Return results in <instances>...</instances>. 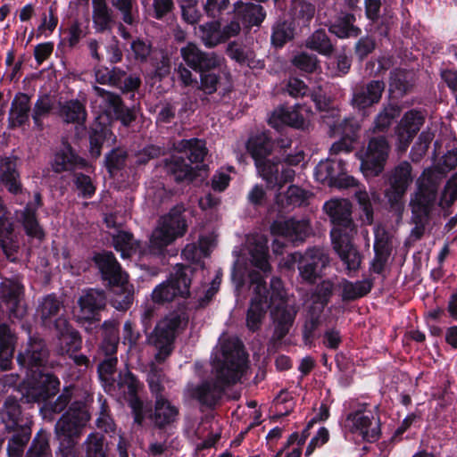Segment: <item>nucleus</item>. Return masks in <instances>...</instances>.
<instances>
[{"label":"nucleus","instance_id":"obj_64","mask_svg":"<svg viewBox=\"0 0 457 457\" xmlns=\"http://www.w3.org/2000/svg\"><path fill=\"white\" fill-rule=\"evenodd\" d=\"M75 184L78 190H79L85 197H90L96 191L91 179L87 175L76 174Z\"/></svg>","mask_w":457,"mask_h":457},{"label":"nucleus","instance_id":"obj_58","mask_svg":"<svg viewBox=\"0 0 457 457\" xmlns=\"http://www.w3.org/2000/svg\"><path fill=\"white\" fill-rule=\"evenodd\" d=\"M112 4L122 13L124 22L128 24L134 23L135 0H112Z\"/></svg>","mask_w":457,"mask_h":457},{"label":"nucleus","instance_id":"obj_40","mask_svg":"<svg viewBox=\"0 0 457 457\" xmlns=\"http://www.w3.org/2000/svg\"><path fill=\"white\" fill-rule=\"evenodd\" d=\"M208 240L210 244L212 243L211 237H201L199 238L198 245L195 244H188L186 245L182 252L184 258L191 262L198 264L203 267L201 261L208 255V247L204 246V243Z\"/></svg>","mask_w":457,"mask_h":457},{"label":"nucleus","instance_id":"obj_57","mask_svg":"<svg viewBox=\"0 0 457 457\" xmlns=\"http://www.w3.org/2000/svg\"><path fill=\"white\" fill-rule=\"evenodd\" d=\"M28 457H50L48 441L44 436H37L32 443Z\"/></svg>","mask_w":457,"mask_h":457},{"label":"nucleus","instance_id":"obj_9","mask_svg":"<svg viewBox=\"0 0 457 457\" xmlns=\"http://www.w3.org/2000/svg\"><path fill=\"white\" fill-rule=\"evenodd\" d=\"M344 428L354 437L374 442L379 438L380 420L376 411L367 405L351 411L345 420Z\"/></svg>","mask_w":457,"mask_h":457},{"label":"nucleus","instance_id":"obj_31","mask_svg":"<svg viewBox=\"0 0 457 457\" xmlns=\"http://www.w3.org/2000/svg\"><path fill=\"white\" fill-rule=\"evenodd\" d=\"M179 153L189 154L191 162H202L207 154L205 143L197 138L182 139L174 145Z\"/></svg>","mask_w":457,"mask_h":457},{"label":"nucleus","instance_id":"obj_36","mask_svg":"<svg viewBox=\"0 0 457 457\" xmlns=\"http://www.w3.org/2000/svg\"><path fill=\"white\" fill-rule=\"evenodd\" d=\"M195 34L207 47H214L223 42L220 23L217 21L200 25L195 29Z\"/></svg>","mask_w":457,"mask_h":457},{"label":"nucleus","instance_id":"obj_42","mask_svg":"<svg viewBox=\"0 0 457 457\" xmlns=\"http://www.w3.org/2000/svg\"><path fill=\"white\" fill-rule=\"evenodd\" d=\"M309 193L296 186H290L285 194L277 195V202L282 207L297 206L305 203Z\"/></svg>","mask_w":457,"mask_h":457},{"label":"nucleus","instance_id":"obj_5","mask_svg":"<svg viewBox=\"0 0 457 457\" xmlns=\"http://www.w3.org/2000/svg\"><path fill=\"white\" fill-rule=\"evenodd\" d=\"M37 312L45 326L54 327L59 337L61 353H69L79 348L80 345L79 334L69 326L68 320L63 316L64 306L57 296L48 295L43 297Z\"/></svg>","mask_w":457,"mask_h":457},{"label":"nucleus","instance_id":"obj_46","mask_svg":"<svg viewBox=\"0 0 457 457\" xmlns=\"http://www.w3.org/2000/svg\"><path fill=\"white\" fill-rule=\"evenodd\" d=\"M345 299H356L368 294L371 289V282L368 279L355 283L344 280L341 285Z\"/></svg>","mask_w":457,"mask_h":457},{"label":"nucleus","instance_id":"obj_35","mask_svg":"<svg viewBox=\"0 0 457 457\" xmlns=\"http://www.w3.org/2000/svg\"><path fill=\"white\" fill-rule=\"evenodd\" d=\"M29 98L25 94H18L12 103L10 120L13 126H20L29 119Z\"/></svg>","mask_w":457,"mask_h":457},{"label":"nucleus","instance_id":"obj_39","mask_svg":"<svg viewBox=\"0 0 457 457\" xmlns=\"http://www.w3.org/2000/svg\"><path fill=\"white\" fill-rule=\"evenodd\" d=\"M92 4L95 27L99 31L107 29L112 22V12L105 0H92Z\"/></svg>","mask_w":457,"mask_h":457},{"label":"nucleus","instance_id":"obj_6","mask_svg":"<svg viewBox=\"0 0 457 457\" xmlns=\"http://www.w3.org/2000/svg\"><path fill=\"white\" fill-rule=\"evenodd\" d=\"M443 173L428 170L419 178L418 190L411 200L412 220L415 227L411 237L419 239L424 233L425 223L436 198L437 188L442 182Z\"/></svg>","mask_w":457,"mask_h":457},{"label":"nucleus","instance_id":"obj_33","mask_svg":"<svg viewBox=\"0 0 457 457\" xmlns=\"http://www.w3.org/2000/svg\"><path fill=\"white\" fill-rule=\"evenodd\" d=\"M355 18L353 14L343 13L329 27V31L340 38L357 37L361 30L353 25Z\"/></svg>","mask_w":457,"mask_h":457},{"label":"nucleus","instance_id":"obj_55","mask_svg":"<svg viewBox=\"0 0 457 457\" xmlns=\"http://www.w3.org/2000/svg\"><path fill=\"white\" fill-rule=\"evenodd\" d=\"M58 23V17L51 6L47 12L43 13L41 23L37 28V32L46 37L50 36L55 29Z\"/></svg>","mask_w":457,"mask_h":457},{"label":"nucleus","instance_id":"obj_34","mask_svg":"<svg viewBox=\"0 0 457 457\" xmlns=\"http://www.w3.org/2000/svg\"><path fill=\"white\" fill-rule=\"evenodd\" d=\"M14 335L5 324L0 325V366L7 369L14 351Z\"/></svg>","mask_w":457,"mask_h":457},{"label":"nucleus","instance_id":"obj_18","mask_svg":"<svg viewBox=\"0 0 457 457\" xmlns=\"http://www.w3.org/2000/svg\"><path fill=\"white\" fill-rule=\"evenodd\" d=\"M323 119L334 136H341L343 137L342 140L332 145L330 152L336 154L342 152L349 153L352 149L354 136L360 128L358 122L353 119H349L336 124L331 122L330 118L328 116H323Z\"/></svg>","mask_w":457,"mask_h":457},{"label":"nucleus","instance_id":"obj_37","mask_svg":"<svg viewBox=\"0 0 457 457\" xmlns=\"http://www.w3.org/2000/svg\"><path fill=\"white\" fill-rule=\"evenodd\" d=\"M3 173L1 181L12 194L21 193V186L19 181V175L16 171L15 160L6 158L3 161L2 164Z\"/></svg>","mask_w":457,"mask_h":457},{"label":"nucleus","instance_id":"obj_50","mask_svg":"<svg viewBox=\"0 0 457 457\" xmlns=\"http://www.w3.org/2000/svg\"><path fill=\"white\" fill-rule=\"evenodd\" d=\"M309 48L323 54H328L332 51V45L326 33L322 30L315 31L306 42Z\"/></svg>","mask_w":457,"mask_h":457},{"label":"nucleus","instance_id":"obj_32","mask_svg":"<svg viewBox=\"0 0 457 457\" xmlns=\"http://www.w3.org/2000/svg\"><path fill=\"white\" fill-rule=\"evenodd\" d=\"M113 245L122 258H128L133 254H146V250L141 251L139 244L134 240L133 236L125 231H119L113 237Z\"/></svg>","mask_w":457,"mask_h":457},{"label":"nucleus","instance_id":"obj_16","mask_svg":"<svg viewBox=\"0 0 457 457\" xmlns=\"http://www.w3.org/2000/svg\"><path fill=\"white\" fill-rule=\"evenodd\" d=\"M334 227L330 234L338 229L340 236L355 235L356 228L351 219V204L345 199H332L324 204Z\"/></svg>","mask_w":457,"mask_h":457},{"label":"nucleus","instance_id":"obj_20","mask_svg":"<svg viewBox=\"0 0 457 457\" xmlns=\"http://www.w3.org/2000/svg\"><path fill=\"white\" fill-rule=\"evenodd\" d=\"M353 236H340L338 229L331 233L333 247L349 271L356 270L361 262L358 250L351 242Z\"/></svg>","mask_w":457,"mask_h":457},{"label":"nucleus","instance_id":"obj_41","mask_svg":"<svg viewBox=\"0 0 457 457\" xmlns=\"http://www.w3.org/2000/svg\"><path fill=\"white\" fill-rule=\"evenodd\" d=\"M95 79L96 83L119 87L125 72L119 68L109 69L104 66L95 68Z\"/></svg>","mask_w":457,"mask_h":457},{"label":"nucleus","instance_id":"obj_22","mask_svg":"<svg viewBox=\"0 0 457 457\" xmlns=\"http://www.w3.org/2000/svg\"><path fill=\"white\" fill-rule=\"evenodd\" d=\"M149 386L153 393L157 394L154 404V421L158 427L174 422L179 415V408L163 395H159L160 385L153 378L149 379Z\"/></svg>","mask_w":457,"mask_h":457},{"label":"nucleus","instance_id":"obj_19","mask_svg":"<svg viewBox=\"0 0 457 457\" xmlns=\"http://www.w3.org/2000/svg\"><path fill=\"white\" fill-rule=\"evenodd\" d=\"M412 180L413 176L409 162H403L395 167L389 179L390 187L386 192L388 201L392 204H398L405 195Z\"/></svg>","mask_w":457,"mask_h":457},{"label":"nucleus","instance_id":"obj_61","mask_svg":"<svg viewBox=\"0 0 457 457\" xmlns=\"http://www.w3.org/2000/svg\"><path fill=\"white\" fill-rule=\"evenodd\" d=\"M312 422H313V420H312L309 423L308 428L303 432L302 436H299L298 434L294 433L289 436V438L287 440V446L293 445L295 443H296V446L294 447L290 452H288L287 453L286 457H301L302 445L305 443V440L308 436L307 431H308L309 428L312 426Z\"/></svg>","mask_w":457,"mask_h":457},{"label":"nucleus","instance_id":"obj_14","mask_svg":"<svg viewBox=\"0 0 457 457\" xmlns=\"http://www.w3.org/2000/svg\"><path fill=\"white\" fill-rule=\"evenodd\" d=\"M105 296L102 291L90 289L83 292L73 306L74 319L79 322L98 320L99 311L104 308Z\"/></svg>","mask_w":457,"mask_h":457},{"label":"nucleus","instance_id":"obj_51","mask_svg":"<svg viewBox=\"0 0 457 457\" xmlns=\"http://www.w3.org/2000/svg\"><path fill=\"white\" fill-rule=\"evenodd\" d=\"M295 34V26L292 23L284 21L275 26L272 33V43L276 46H282L287 40L291 39Z\"/></svg>","mask_w":457,"mask_h":457},{"label":"nucleus","instance_id":"obj_17","mask_svg":"<svg viewBox=\"0 0 457 457\" xmlns=\"http://www.w3.org/2000/svg\"><path fill=\"white\" fill-rule=\"evenodd\" d=\"M310 110L305 105L281 107L275 110L269 118V123L278 129L283 125L303 129L307 125Z\"/></svg>","mask_w":457,"mask_h":457},{"label":"nucleus","instance_id":"obj_27","mask_svg":"<svg viewBox=\"0 0 457 457\" xmlns=\"http://www.w3.org/2000/svg\"><path fill=\"white\" fill-rule=\"evenodd\" d=\"M118 386L124 395L131 397L129 404L135 415V421L141 423L144 418L142 414L143 403L136 397V393L139 386L138 381L130 372L127 371L120 376Z\"/></svg>","mask_w":457,"mask_h":457},{"label":"nucleus","instance_id":"obj_63","mask_svg":"<svg viewBox=\"0 0 457 457\" xmlns=\"http://www.w3.org/2000/svg\"><path fill=\"white\" fill-rule=\"evenodd\" d=\"M203 58L201 59V64L197 71L202 73L204 72L205 70H211L220 67L224 62V58L216 54L215 53L211 54H203Z\"/></svg>","mask_w":457,"mask_h":457},{"label":"nucleus","instance_id":"obj_60","mask_svg":"<svg viewBox=\"0 0 457 457\" xmlns=\"http://www.w3.org/2000/svg\"><path fill=\"white\" fill-rule=\"evenodd\" d=\"M29 434L13 436L8 443L9 457H21L23 452V446L28 443Z\"/></svg>","mask_w":457,"mask_h":457},{"label":"nucleus","instance_id":"obj_52","mask_svg":"<svg viewBox=\"0 0 457 457\" xmlns=\"http://www.w3.org/2000/svg\"><path fill=\"white\" fill-rule=\"evenodd\" d=\"M202 52L195 44L188 43L186 46L180 49V54L185 62L192 69L197 71L201 64V59L203 58Z\"/></svg>","mask_w":457,"mask_h":457},{"label":"nucleus","instance_id":"obj_13","mask_svg":"<svg viewBox=\"0 0 457 457\" xmlns=\"http://www.w3.org/2000/svg\"><path fill=\"white\" fill-rule=\"evenodd\" d=\"M317 180L338 188L354 187L356 180L345 174V164L341 160H326L318 163L314 172Z\"/></svg>","mask_w":457,"mask_h":457},{"label":"nucleus","instance_id":"obj_8","mask_svg":"<svg viewBox=\"0 0 457 457\" xmlns=\"http://www.w3.org/2000/svg\"><path fill=\"white\" fill-rule=\"evenodd\" d=\"M187 223L179 211L172 210L161 217L153 230L146 253L160 255L178 237L184 236Z\"/></svg>","mask_w":457,"mask_h":457},{"label":"nucleus","instance_id":"obj_12","mask_svg":"<svg viewBox=\"0 0 457 457\" xmlns=\"http://www.w3.org/2000/svg\"><path fill=\"white\" fill-rule=\"evenodd\" d=\"M180 325V316L172 313L160 320L149 337V342L157 350L156 359L159 361H163L171 353L173 340Z\"/></svg>","mask_w":457,"mask_h":457},{"label":"nucleus","instance_id":"obj_23","mask_svg":"<svg viewBox=\"0 0 457 457\" xmlns=\"http://www.w3.org/2000/svg\"><path fill=\"white\" fill-rule=\"evenodd\" d=\"M274 236H279L290 242L303 241L310 233L309 223L305 220H276L270 227Z\"/></svg>","mask_w":457,"mask_h":457},{"label":"nucleus","instance_id":"obj_10","mask_svg":"<svg viewBox=\"0 0 457 457\" xmlns=\"http://www.w3.org/2000/svg\"><path fill=\"white\" fill-rule=\"evenodd\" d=\"M295 263H297L301 279L313 284L318 278L321 277L323 270L328 265L329 257L321 248H311L303 254L299 253L289 254L287 266L291 268Z\"/></svg>","mask_w":457,"mask_h":457},{"label":"nucleus","instance_id":"obj_28","mask_svg":"<svg viewBox=\"0 0 457 457\" xmlns=\"http://www.w3.org/2000/svg\"><path fill=\"white\" fill-rule=\"evenodd\" d=\"M93 89L96 94V98L93 102L94 108L98 106L99 112L112 118V114L117 113L120 109L121 101L119 96L97 86H94Z\"/></svg>","mask_w":457,"mask_h":457},{"label":"nucleus","instance_id":"obj_25","mask_svg":"<svg viewBox=\"0 0 457 457\" xmlns=\"http://www.w3.org/2000/svg\"><path fill=\"white\" fill-rule=\"evenodd\" d=\"M22 294L23 287L18 282L5 281L1 285V297L6 303L11 314L17 319H21L26 314Z\"/></svg>","mask_w":457,"mask_h":457},{"label":"nucleus","instance_id":"obj_15","mask_svg":"<svg viewBox=\"0 0 457 457\" xmlns=\"http://www.w3.org/2000/svg\"><path fill=\"white\" fill-rule=\"evenodd\" d=\"M389 145L384 137L372 138L361 158V170L368 176H377L384 169Z\"/></svg>","mask_w":457,"mask_h":457},{"label":"nucleus","instance_id":"obj_54","mask_svg":"<svg viewBox=\"0 0 457 457\" xmlns=\"http://www.w3.org/2000/svg\"><path fill=\"white\" fill-rule=\"evenodd\" d=\"M457 199V172L446 183L439 201L443 208L450 206Z\"/></svg>","mask_w":457,"mask_h":457},{"label":"nucleus","instance_id":"obj_2","mask_svg":"<svg viewBox=\"0 0 457 457\" xmlns=\"http://www.w3.org/2000/svg\"><path fill=\"white\" fill-rule=\"evenodd\" d=\"M246 369V355L237 339H228L215 349L211 379L199 385L189 384L187 393L203 404L212 406L220 398L225 387L237 382Z\"/></svg>","mask_w":457,"mask_h":457},{"label":"nucleus","instance_id":"obj_48","mask_svg":"<svg viewBox=\"0 0 457 457\" xmlns=\"http://www.w3.org/2000/svg\"><path fill=\"white\" fill-rule=\"evenodd\" d=\"M334 289V283L330 279L323 280L316 288L314 295L313 311L317 310L321 312L325 305L328 303Z\"/></svg>","mask_w":457,"mask_h":457},{"label":"nucleus","instance_id":"obj_62","mask_svg":"<svg viewBox=\"0 0 457 457\" xmlns=\"http://www.w3.org/2000/svg\"><path fill=\"white\" fill-rule=\"evenodd\" d=\"M294 64L306 72H312L317 68V59L314 55L299 54L294 58Z\"/></svg>","mask_w":457,"mask_h":457},{"label":"nucleus","instance_id":"obj_24","mask_svg":"<svg viewBox=\"0 0 457 457\" xmlns=\"http://www.w3.org/2000/svg\"><path fill=\"white\" fill-rule=\"evenodd\" d=\"M423 117L418 111H410L404 114L396 127L395 134L398 139V148L405 151L409 144L420 130Z\"/></svg>","mask_w":457,"mask_h":457},{"label":"nucleus","instance_id":"obj_3","mask_svg":"<svg viewBox=\"0 0 457 457\" xmlns=\"http://www.w3.org/2000/svg\"><path fill=\"white\" fill-rule=\"evenodd\" d=\"M47 357V351L41 339L30 338L28 348L18 355L21 365L31 371V378L23 385V397L27 402L40 403L55 395L58 392L59 380L53 375L43 373L39 367Z\"/></svg>","mask_w":457,"mask_h":457},{"label":"nucleus","instance_id":"obj_26","mask_svg":"<svg viewBox=\"0 0 457 457\" xmlns=\"http://www.w3.org/2000/svg\"><path fill=\"white\" fill-rule=\"evenodd\" d=\"M385 85L378 80L370 81L358 89L353 96V105L360 110L378 103L384 91Z\"/></svg>","mask_w":457,"mask_h":457},{"label":"nucleus","instance_id":"obj_43","mask_svg":"<svg viewBox=\"0 0 457 457\" xmlns=\"http://www.w3.org/2000/svg\"><path fill=\"white\" fill-rule=\"evenodd\" d=\"M60 113L67 122L80 123L86 120L87 116L85 106L78 100H71L63 104Z\"/></svg>","mask_w":457,"mask_h":457},{"label":"nucleus","instance_id":"obj_47","mask_svg":"<svg viewBox=\"0 0 457 457\" xmlns=\"http://www.w3.org/2000/svg\"><path fill=\"white\" fill-rule=\"evenodd\" d=\"M102 327L106 334L103 342V350L107 355H112L116 352L118 345V323L114 320H106Z\"/></svg>","mask_w":457,"mask_h":457},{"label":"nucleus","instance_id":"obj_56","mask_svg":"<svg viewBox=\"0 0 457 457\" xmlns=\"http://www.w3.org/2000/svg\"><path fill=\"white\" fill-rule=\"evenodd\" d=\"M86 457H105L103 438L98 434H90L86 441Z\"/></svg>","mask_w":457,"mask_h":457},{"label":"nucleus","instance_id":"obj_30","mask_svg":"<svg viewBox=\"0 0 457 457\" xmlns=\"http://www.w3.org/2000/svg\"><path fill=\"white\" fill-rule=\"evenodd\" d=\"M235 14L246 27L258 26L265 18V12L259 4L238 2L235 4Z\"/></svg>","mask_w":457,"mask_h":457},{"label":"nucleus","instance_id":"obj_4","mask_svg":"<svg viewBox=\"0 0 457 457\" xmlns=\"http://www.w3.org/2000/svg\"><path fill=\"white\" fill-rule=\"evenodd\" d=\"M247 149L255 161L259 175L266 181L268 187L280 188L283 183L294 178L295 171L292 169L284 168L278 160L269 158L272 142L265 133L252 137L248 140Z\"/></svg>","mask_w":457,"mask_h":457},{"label":"nucleus","instance_id":"obj_38","mask_svg":"<svg viewBox=\"0 0 457 457\" xmlns=\"http://www.w3.org/2000/svg\"><path fill=\"white\" fill-rule=\"evenodd\" d=\"M166 169L176 181H191L194 178L193 169L179 156L174 155L166 162Z\"/></svg>","mask_w":457,"mask_h":457},{"label":"nucleus","instance_id":"obj_11","mask_svg":"<svg viewBox=\"0 0 457 457\" xmlns=\"http://www.w3.org/2000/svg\"><path fill=\"white\" fill-rule=\"evenodd\" d=\"M192 276L193 269L190 266L177 265L167 281L153 291V300L162 303L170 302L179 295L187 296Z\"/></svg>","mask_w":457,"mask_h":457},{"label":"nucleus","instance_id":"obj_21","mask_svg":"<svg viewBox=\"0 0 457 457\" xmlns=\"http://www.w3.org/2000/svg\"><path fill=\"white\" fill-rule=\"evenodd\" d=\"M89 420L88 413L83 409L70 410L56 424L57 435L62 438L72 440L79 435L81 428Z\"/></svg>","mask_w":457,"mask_h":457},{"label":"nucleus","instance_id":"obj_1","mask_svg":"<svg viewBox=\"0 0 457 457\" xmlns=\"http://www.w3.org/2000/svg\"><path fill=\"white\" fill-rule=\"evenodd\" d=\"M248 252L252 265L258 270L249 271L252 297L246 313V327L251 331L260 328L268 308L274 325L273 337L282 339L289 331L295 316V309L288 303L282 281L278 278L270 280V292L267 290L265 277L270 270L268 262V241L263 236L248 237Z\"/></svg>","mask_w":457,"mask_h":457},{"label":"nucleus","instance_id":"obj_7","mask_svg":"<svg viewBox=\"0 0 457 457\" xmlns=\"http://www.w3.org/2000/svg\"><path fill=\"white\" fill-rule=\"evenodd\" d=\"M94 261L103 278L122 291V294L116 293L112 299V306L117 310H127L132 303L133 287L128 283V275L121 270L113 253L110 252L97 253Z\"/></svg>","mask_w":457,"mask_h":457},{"label":"nucleus","instance_id":"obj_53","mask_svg":"<svg viewBox=\"0 0 457 457\" xmlns=\"http://www.w3.org/2000/svg\"><path fill=\"white\" fill-rule=\"evenodd\" d=\"M400 109L395 105H388L383 109L376 118L375 129L382 131L391 124L392 120L399 116Z\"/></svg>","mask_w":457,"mask_h":457},{"label":"nucleus","instance_id":"obj_44","mask_svg":"<svg viewBox=\"0 0 457 457\" xmlns=\"http://www.w3.org/2000/svg\"><path fill=\"white\" fill-rule=\"evenodd\" d=\"M35 212L36 208L32 207V204H29L22 212V223L26 234L29 237L41 241L45 233L35 218Z\"/></svg>","mask_w":457,"mask_h":457},{"label":"nucleus","instance_id":"obj_45","mask_svg":"<svg viewBox=\"0 0 457 457\" xmlns=\"http://www.w3.org/2000/svg\"><path fill=\"white\" fill-rule=\"evenodd\" d=\"M291 12L295 22L299 25H305L313 18L315 7L306 0H295L292 4Z\"/></svg>","mask_w":457,"mask_h":457},{"label":"nucleus","instance_id":"obj_29","mask_svg":"<svg viewBox=\"0 0 457 457\" xmlns=\"http://www.w3.org/2000/svg\"><path fill=\"white\" fill-rule=\"evenodd\" d=\"M87 165L86 162L79 158L68 145L62 147L55 154L52 166L54 171L62 172L64 170H72L77 168H82Z\"/></svg>","mask_w":457,"mask_h":457},{"label":"nucleus","instance_id":"obj_49","mask_svg":"<svg viewBox=\"0 0 457 457\" xmlns=\"http://www.w3.org/2000/svg\"><path fill=\"white\" fill-rule=\"evenodd\" d=\"M21 415L20 406L13 397H8L4 404L2 419L4 422H9L6 427L13 428L18 425L19 417Z\"/></svg>","mask_w":457,"mask_h":457},{"label":"nucleus","instance_id":"obj_59","mask_svg":"<svg viewBox=\"0 0 457 457\" xmlns=\"http://www.w3.org/2000/svg\"><path fill=\"white\" fill-rule=\"evenodd\" d=\"M112 137V133L107 129H102L101 133L95 129L94 133L90 136V153L95 158L101 154V147L107 137Z\"/></svg>","mask_w":457,"mask_h":457}]
</instances>
